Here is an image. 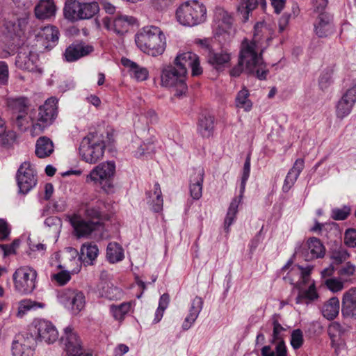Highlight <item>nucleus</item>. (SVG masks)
<instances>
[{"label": "nucleus", "instance_id": "774afa93", "mask_svg": "<svg viewBox=\"0 0 356 356\" xmlns=\"http://www.w3.org/2000/svg\"><path fill=\"white\" fill-rule=\"evenodd\" d=\"M10 234V227L6 220L0 218V241H6L8 239Z\"/></svg>", "mask_w": 356, "mask_h": 356}, {"label": "nucleus", "instance_id": "b1692460", "mask_svg": "<svg viewBox=\"0 0 356 356\" xmlns=\"http://www.w3.org/2000/svg\"><path fill=\"white\" fill-rule=\"evenodd\" d=\"M56 6L54 0H40L35 6L34 13L39 20H49L56 15Z\"/></svg>", "mask_w": 356, "mask_h": 356}, {"label": "nucleus", "instance_id": "4d7b16f0", "mask_svg": "<svg viewBox=\"0 0 356 356\" xmlns=\"http://www.w3.org/2000/svg\"><path fill=\"white\" fill-rule=\"evenodd\" d=\"M71 273L68 270H60L51 275V280L56 282L59 286L66 284L71 279Z\"/></svg>", "mask_w": 356, "mask_h": 356}, {"label": "nucleus", "instance_id": "338daca9", "mask_svg": "<svg viewBox=\"0 0 356 356\" xmlns=\"http://www.w3.org/2000/svg\"><path fill=\"white\" fill-rule=\"evenodd\" d=\"M232 16L223 8H216L214 11V19L216 22H228Z\"/></svg>", "mask_w": 356, "mask_h": 356}, {"label": "nucleus", "instance_id": "f257e3e1", "mask_svg": "<svg viewBox=\"0 0 356 356\" xmlns=\"http://www.w3.org/2000/svg\"><path fill=\"white\" fill-rule=\"evenodd\" d=\"M275 28L276 24H255L252 40H244L241 44L238 65L230 70L232 76H238L244 66L248 73L261 80L266 79L268 71L261 55L267 45L264 42L268 43L272 39Z\"/></svg>", "mask_w": 356, "mask_h": 356}, {"label": "nucleus", "instance_id": "09e8293b", "mask_svg": "<svg viewBox=\"0 0 356 356\" xmlns=\"http://www.w3.org/2000/svg\"><path fill=\"white\" fill-rule=\"evenodd\" d=\"M333 69L327 67L324 69L320 74L318 79V86L322 90H327L332 83Z\"/></svg>", "mask_w": 356, "mask_h": 356}, {"label": "nucleus", "instance_id": "c85d7f7f", "mask_svg": "<svg viewBox=\"0 0 356 356\" xmlns=\"http://www.w3.org/2000/svg\"><path fill=\"white\" fill-rule=\"evenodd\" d=\"M305 166V161L302 159H298L293 163V167L288 172L284 181L282 190L284 192H288L294 185L300 174Z\"/></svg>", "mask_w": 356, "mask_h": 356}, {"label": "nucleus", "instance_id": "ddd939ff", "mask_svg": "<svg viewBox=\"0 0 356 356\" xmlns=\"http://www.w3.org/2000/svg\"><path fill=\"white\" fill-rule=\"evenodd\" d=\"M67 218L73 227L74 235L79 238H90L92 234L102 225L100 222L84 218L80 213H74L67 216Z\"/></svg>", "mask_w": 356, "mask_h": 356}, {"label": "nucleus", "instance_id": "4c0bfd02", "mask_svg": "<svg viewBox=\"0 0 356 356\" xmlns=\"http://www.w3.org/2000/svg\"><path fill=\"white\" fill-rule=\"evenodd\" d=\"M99 254V249L96 244L86 243L81 248V258L83 261L88 265L93 264Z\"/></svg>", "mask_w": 356, "mask_h": 356}, {"label": "nucleus", "instance_id": "bb28decb", "mask_svg": "<svg viewBox=\"0 0 356 356\" xmlns=\"http://www.w3.org/2000/svg\"><path fill=\"white\" fill-rule=\"evenodd\" d=\"M343 334V327L337 322L332 323L328 327V334L331 339V344L337 353L343 349L345 346L344 340L342 338Z\"/></svg>", "mask_w": 356, "mask_h": 356}, {"label": "nucleus", "instance_id": "7ed1b4c3", "mask_svg": "<svg viewBox=\"0 0 356 356\" xmlns=\"http://www.w3.org/2000/svg\"><path fill=\"white\" fill-rule=\"evenodd\" d=\"M137 47L152 56L161 55L166 47L165 37L161 29L154 25H147L135 36Z\"/></svg>", "mask_w": 356, "mask_h": 356}, {"label": "nucleus", "instance_id": "393cba45", "mask_svg": "<svg viewBox=\"0 0 356 356\" xmlns=\"http://www.w3.org/2000/svg\"><path fill=\"white\" fill-rule=\"evenodd\" d=\"M204 171L203 168H198L193 170L190 175V193L194 200H199L202 195V183Z\"/></svg>", "mask_w": 356, "mask_h": 356}, {"label": "nucleus", "instance_id": "4be33fe9", "mask_svg": "<svg viewBox=\"0 0 356 356\" xmlns=\"http://www.w3.org/2000/svg\"><path fill=\"white\" fill-rule=\"evenodd\" d=\"M94 51L92 45L83 42L72 43L65 51L64 56L67 62H74L82 57L86 56Z\"/></svg>", "mask_w": 356, "mask_h": 356}, {"label": "nucleus", "instance_id": "13d9d810", "mask_svg": "<svg viewBox=\"0 0 356 356\" xmlns=\"http://www.w3.org/2000/svg\"><path fill=\"white\" fill-rule=\"evenodd\" d=\"M350 213V208L344 206L342 208H335L332 210L331 216L334 220H343L347 218Z\"/></svg>", "mask_w": 356, "mask_h": 356}, {"label": "nucleus", "instance_id": "473e14b6", "mask_svg": "<svg viewBox=\"0 0 356 356\" xmlns=\"http://www.w3.org/2000/svg\"><path fill=\"white\" fill-rule=\"evenodd\" d=\"M45 306L46 305L41 302H38L29 298L23 299L18 303L16 316L22 318L26 315L28 312L31 311H35L38 309H44Z\"/></svg>", "mask_w": 356, "mask_h": 356}, {"label": "nucleus", "instance_id": "f3484780", "mask_svg": "<svg viewBox=\"0 0 356 356\" xmlns=\"http://www.w3.org/2000/svg\"><path fill=\"white\" fill-rule=\"evenodd\" d=\"M38 56L33 47L23 44L20 47L15 60V65L22 70L33 71L36 67Z\"/></svg>", "mask_w": 356, "mask_h": 356}, {"label": "nucleus", "instance_id": "5fc2aeb1", "mask_svg": "<svg viewBox=\"0 0 356 356\" xmlns=\"http://www.w3.org/2000/svg\"><path fill=\"white\" fill-rule=\"evenodd\" d=\"M315 33L320 38L327 37L334 32L332 24H316Z\"/></svg>", "mask_w": 356, "mask_h": 356}, {"label": "nucleus", "instance_id": "864d4df0", "mask_svg": "<svg viewBox=\"0 0 356 356\" xmlns=\"http://www.w3.org/2000/svg\"><path fill=\"white\" fill-rule=\"evenodd\" d=\"M325 284L327 289L332 293H337L342 291L344 288L343 282L338 277H332L327 279Z\"/></svg>", "mask_w": 356, "mask_h": 356}, {"label": "nucleus", "instance_id": "8fccbe9b", "mask_svg": "<svg viewBox=\"0 0 356 356\" xmlns=\"http://www.w3.org/2000/svg\"><path fill=\"white\" fill-rule=\"evenodd\" d=\"M257 0H243L238 8L244 20H248L249 14L257 7Z\"/></svg>", "mask_w": 356, "mask_h": 356}, {"label": "nucleus", "instance_id": "c03bdc74", "mask_svg": "<svg viewBox=\"0 0 356 356\" xmlns=\"http://www.w3.org/2000/svg\"><path fill=\"white\" fill-rule=\"evenodd\" d=\"M240 204L239 199H232L225 218L224 227L227 232H229L230 226L234 222L236 214L238 213V207Z\"/></svg>", "mask_w": 356, "mask_h": 356}, {"label": "nucleus", "instance_id": "1a4fd4ad", "mask_svg": "<svg viewBox=\"0 0 356 356\" xmlns=\"http://www.w3.org/2000/svg\"><path fill=\"white\" fill-rule=\"evenodd\" d=\"M38 273L29 266L17 268L13 275L15 290L22 294L31 293L36 287Z\"/></svg>", "mask_w": 356, "mask_h": 356}, {"label": "nucleus", "instance_id": "2eb2a0df", "mask_svg": "<svg viewBox=\"0 0 356 356\" xmlns=\"http://www.w3.org/2000/svg\"><path fill=\"white\" fill-rule=\"evenodd\" d=\"M65 351L68 356H91V353H85L82 342L77 333L71 327L65 329L64 336L62 337Z\"/></svg>", "mask_w": 356, "mask_h": 356}, {"label": "nucleus", "instance_id": "3c124183", "mask_svg": "<svg viewBox=\"0 0 356 356\" xmlns=\"http://www.w3.org/2000/svg\"><path fill=\"white\" fill-rule=\"evenodd\" d=\"M44 224L50 232L54 233L56 236H58L62 227V221L58 217H48L45 219Z\"/></svg>", "mask_w": 356, "mask_h": 356}, {"label": "nucleus", "instance_id": "423d86ee", "mask_svg": "<svg viewBox=\"0 0 356 356\" xmlns=\"http://www.w3.org/2000/svg\"><path fill=\"white\" fill-rule=\"evenodd\" d=\"M105 145L96 133H90L85 136L80 144L79 154L83 161L93 164L103 158Z\"/></svg>", "mask_w": 356, "mask_h": 356}, {"label": "nucleus", "instance_id": "20e7f679", "mask_svg": "<svg viewBox=\"0 0 356 356\" xmlns=\"http://www.w3.org/2000/svg\"><path fill=\"white\" fill-rule=\"evenodd\" d=\"M58 100L55 97L47 99L37 111H31V134L36 136L52 124L57 115Z\"/></svg>", "mask_w": 356, "mask_h": 356}, {"label": "nucleus", "instance_id": "7c9ffc66", "mask_svg": "<svg viewBox=\"0 0 356 356\" xmlns=\"http://www.w3.org/2000/svg\"><path fill=\"white\" fill-rule=\"evenodd\" d=\"M54 143L49 138L41 136L37 140L35 152L38 158L48 157L54 152Z\"/></svg>", "mask_w": 356, "mask_h": 356}, {"label": "nucleus", "instance_id": "9b49d317", "mask_svg": "<svg viewBox=\"0 0 356 356\" xmlns=\"http://www.w3.org/2000/svg\"><path fill=\"white\" fill-rule=\"evenodd\" d=\"M18 193L22 195L29 193L38 183L37 172L29 161L23 162L16 173Z\"/></svg>", "mask_w": 356, "mask_h": 356}, {"label": "nucleus", "instance_id": "5701e85b", "mask_svg": "<svg viewBox=\"0 0 356 356\" xmlns=\"http://www.w3.org/2000/svg\"><path fill=\"white\" fill-rule=\"evenodd\" d=\"M203 300L202 298L195 297L190 305L188 314L184 318L181 328L183 330H189L195 323L203 308Z\"/></svg>", "mask_w": 356, "mask_h": 356}, {"label": "nucleus", "instance_id": "6e6552de", "mask_svg": "<svg viewBox=\"0 0 356 356\" xmlns=\"http://www.w3.org/2000/svg\"><path fill=\"white\" fill-rule=\"evenodd\" d=\"M186 71L184 69L179 70L175 66L169 65L162 68L161 81L164 87L175 88V95L181 96L187 91L186 83Z\"/></svg>", "mask_w": 356, "mask_h": 356}, {"label": "nucleus", "instance_id": "9d476101", "mask_svg": "<svg viewBox=\"0 0 356 356\" xmlns=\"http://www.w3.org/2000/svg\"><path fill=\"white\" fill-rule=\"evenodd\" d=\"M30 340L33 342L44 341L53 343L58 338V332L55 326L49 321L40 319L35 321L30 327Z\"/></svg>", "mask_w": 356, "mask_h": 356}, {"label": "nucleus", "instance_id": "f704fd0d", "mask_svg": "<svg viewBox=\"0 0 356 356\" xmlns=\"http://www.w3.org/2000/svg\"><path fill=\"white\" fill-rule=\"evenodd\" d=\"M76 213H80L81 216L88 220H95L102 222L103 220V214L99 205L83 204Z\"/></svg>", "mask_w": 356, "mask_h": 356}, {"label": "nucleus", "instance_id": "79ce46f5", "mask_svg": "<svg viewBox=\"0 0 356 356\" xmlns=\"http://www.w3.org/2000/svg\"><path fill=\"white\" fill-rule=\"evenodd\" d=\"M148 203L152 206V209L155 212H159L163 209V200L162 197L161 190L158 183L154 186L153 193L149 192L147 193Z\"/></svg>", "mask_w": 356, "mask_h": 356}, {"label": "nucleus", "instance_id": "37998d69", "mask_svg": "<svg viewBox=\"0 0 356 356\" xmlns=\"http://www.w3.org/2000/svg\"><path fill=\"white\" fill-rule=\"evenodd\" d=\"M250 93L245 88H243L238 93L235 99V104L237 108L249 112L252 107V103L249 98Z\"/></svg>", "mask_w": 356, "mask_h": 356}, {"label": "nucleus", "instance_id": "dca6fc26", "mask_svg": "<svg viewBox=\"0 0 356 356\" xmlns=\"http://www.w3.org/2000/svg\"><path fill=\"white\" fill-rule=\"evenodd\" d=\"M174 66L179 70L184 69L186 75L187 74L188 67L191 68L193 76H199L202 73V68L200 66L198 56L190 51L178 54L174 60Z\"/></svg>", "mask_w": 356, "mask_h": 356}, {"label": "nucleus", "instance_id": "69168bd1", "mask_svg": "<svg viewBox=\"0 0 356 356\" xmlns=\"http://www.w3.org/2000/svg\"><path fill=\"white\" fill-rule=\"evenodd\" d=\"M344 243L350 248H356V229H348L346 231Z\"/></svg>", "mask_w": 356, "mask_h": 356}, {"label": "nucleus", "instance_id": "f03ea898", "mask_svg": "<svg viewBox=\"0 0 356 356\" xmlns=\"http://www.w3.org/2000/svg\"><path fill=\"white\" fill-rule=\"evenodd\" d=\"M313 270L312 266L302 268L296 265L287 273L285 280L290 282L291 284H295L299 289L298 296L296 298V303L300 304L304 299L314 300L318 298L315 289L314 282L311 280L310 274Z\"/></svg>", "mask_w": 356, "mask_h": 356}, {"label": "nucleus", "instance_id": "e2e57ef3", "mask_svg": "<svg viewBox=\"0 0 356 356\" xmlns=\"http://www.w3.org/2000/svg\"><path fill=\"white\" fill-rule=\"evenodd\" d=\"M356 266L350 262H346L338 271L339 275L348 277L355 275Z\"/></svg>", "mask_w": 356, "mask_h": 356}, {"label": "nucleus", "instance_id": "c756f323", "mask_svg": "<svg viewBox=\"0 0 356 356\" xmlns=\"http://www.w3.org/2000/svg\"><path fill=\"white\" fill-rule=\"evenodd\" d=\"M98 292L102 297L109 300L120 299L123 295L122 291L113 285L111 282L103 281L98 285Z\"/></svg>", "mask_w": 356, "mask_h": 356}, {"label": "nucleus", "instance_id": "412c9836", "mask_svg": "<svg viewBox=\"0 0 356 356\" xmlns=\"http://www.w3.org/2000/svg\"><path fill=\"white\" fill-rule=\"evenodd\" d=\"M341 314L344 318L356 320V288H351L343 294Z\"/></svg>", "mask_w": 356, "mask_h": 356}, {"label": "nucleus", "instance_id": "4468645a", "mask_svg": "<svg viewBox=\"0 0 356 356\" xmlns=\"http://www.w3.org/2000/svg\"><path fill=\"white\" fill-rule=\"evenodd\" d=\"M57 300L65 308L74 314L81 312L85 307V296L81 291L65 289L58 291Z\"/></svg>", "mask_w": 356, "mask_h": 356}, {"label": "nucleus", "instance_id": "de8ad7c7", "mask_svg": "<svg viewBox=\"0 0 356 356\" xmlns=\"http://www.w3.org/2000/svg\"><path fill=\"white\" fill-rule=\"evenodd\" d=\"M12 122L20 131H25L30 126L31 112L26 111L24 113H19L11 116Z\"/></svg>", "mask_w": 356, "mask_h": 356}, {"label": "nucleus", "instance_id": "c9c22d12", "mask_svg": "<svg viewBox=\"0 0 356 356\" xmlns=\"http://www.w3.org/2000/svg\"><path fill=\"white\" fill-rule=\"evenodd\" d=\"M339 300L337 297H332L323 305L321 312L327 320H333L339 314Z\"/></svg>", "mask_w": 356, "mask_h": 356}, {"label": "nucleus", "instance_id": "a18cd8bd", "mask_svg": "<svg viewBox=\"0 0 356 356\" xmlns=\"http://www.w3.org/2000/svg\"><path fill=\"white\" fill-rule=\"evenodd\" d=\"M131 307L132 305L130 302H123L118 305H111L110 306V312L116 321H122L131 311Z\"/></svg>", "mask_w": 356, "mask_h": 356}, {"label": "nucleus", "instance_id": "ea45409f", "mask_svg": "<svg viewBox=\"0 0 356 356\" xmlns=\"http://www.w3.org/2000/svg\"><path fill=\"white\" fill-rule=\"evenodd\" d=\"M33 343L29 341L27 344L22 343L21 337H17L13 339L11 346V353L13 356H31L32 350L31 349Z\"/></svg>", "mask_w": 356, "mask_h": 356}, {"label": "nucleus", "instance_id": "0e129e2a", "mask_svg": "<svg viewBox=\"0 0 356 356\" xmlns=\"http://www.w3.org/2000/svg\"><path fill=\"white\" fill-rule=\"evenodd\" d=\"M154 150V145L152 143H143L138 148V150L135 152V156L140 158L143 156L149 154Z\"/></svg>", "mask_w": 356, "mask_h": 356}, {"label": "nucleus", "instance_id": "f8f14e48", "mask_svg": "<svg viewBox=\"0 0 356 356\" xmlns=\"http://www.w3.org/2000/svg\"><path fill=\"white\" fill-rule=\"evenodd\" d=\"M278 318L277 315H274L272 317V342L276 343L275 350H272L269 346H265L261 349L262 356H287L286 347L283 341V337L286 330L280 323Z\"/></svg>", "mask_w": 356, "mask_h": 356}, {"label": "nucleus", "instance_id": "2f4dec72", "mask_svg": "<svg viewBox=\"0 0 356 356\" xmlns=\"http://www.w3.org/2000/svg\"><path fill=\"white\" fill-rule=\"evenodd\" d=\"M121 63L129 69L131 75L137 81H142L147 79L149 73L145 67L139 66L137 63L127 58H122Z\"/></svg>", "mask_w": 356, "mask_h": 356}, {"label": "nucleus", "instance_id": "72a5a7b5", "mask_svg": "<svg viewBox=\"0 0 356 356\" xmlns=\"http://www.w3.org/2000/svg\"><path fill=\"white\" fill-rule=\"evenodd\" d=\"M231 56L225 51L210 52L208 57L209 63L217 70L224 69L229 63Z\"/></svg>", "mask_w": 356, "mask_h": 356}, {"label": "nucleus", "instance_id": "6ab92c4d", "mask_svg": "<svg viewBox=\"0 0 356 356\" xmlns=\"http://www.w3.org/2000/svg\"><path fill=\"white\" fill-rule=\"evenodd\" d=\"M325 251V247L320 239L316 237H311L307 239L304 247L302 248L301 256L305 261H310L324 257Z\"/></svg>", "mask_w": 356, "mask_h": 356}, {"label": "nucleus", "instance_id": "58836bf2", "mask_svg": "<svg viewBox=\"0 0 356 356\" xmlns=\"http://www.w3.org/2000/svg\"><path fill=\"white\" fill-rule=\"evenodd\" d=\"M214 117L211 115L202 116L197 124V131L204 138L212 136L214 129Z\"/></svg>", "mask_w": 356, "mask_h": 356}, {"label": "nucleus", "instance_id": "052dcab7", "mask_svg": "<svg viewBox=\"0 0 356 356\" xmlns=\"http://www.w3.org/2000/svg\"><path fill=\"white\" fill-rule=\"evenodd\" d=\"M303 343L302 332L300 329L294 330L291 333V344L294 349H298Z\"/></svg>", "mask_w": 356, "mask_h": 356}, {"label": "nucleus", "instance_id": "aec40b11", "mask_svg": "<svg viewBox=\"0 0 356 356\" xmlns=\"http://www.w3.org/2000/svg\"><path fill=\"white\" fill-rule=\"evenodd\" d=\"M35 37L45 49H51L55 47L59 39V31L56 26L47 25L40 28Z\"/></svg>", "mask_w": 356, "mask_h": 356}, {"label": "nucleus", "instance_id": "a878e982", "mask_svg": "<svg viewBox=\"0 0 356 356\" xmlns=\"http://www.w3.org/2000/svg\"><path fill=\"white\" fill-rule=\"evenodd\" d=\"M6 104L11 116L24 113L30 110V101L27 97L23 96L8 97Z\"/></svg>", "mask_w": 356, "mask_h": 356}, {"label": "nucleus", "instance_id": "680f3d73", "mask_svg": "<svg viewBox=\"0 0 356 356\" xmlns=\"http://www.w3.org/2000/svg\"><path fill=\"white\" fill-rule=\"evenodd\" d=\"M104 28L118 35H122L127 32V29L122 24H102Z\"/></svg>", "mask_w": 356, "mask_h": 356}, {"label": "nucleus", "instance_id": "49530a36", "mask_svg": "<svg viewBox=\"0 0 356 356\" xmlns=\"http://www.w3.org/2000/svg\"><path fill=\"white\" fill-rule=\"evenodd\" d=\"M99 10L97 2L80 3L81 20L90 19Z\"/></svg>", "mask_w": 356, "mask_h": 356}, {"label": "nucleus", "instance_id": "0eeeda50", "mask_svg": "<svg viewBox=\"0 0 356 356\" xmlns=\"http://www.w3.org/2000/svg\"><path fill=\"white\" fill-rule=\"evenodd\" d=\"M178 22H204L207 19L205 6L197 0L186 1L176 10Z\"/></svg>", "mask_w": 356, "mask_h": 356}, {"label": "nucleus", "instance_id": "a211bd4d", "mask_svg": "<svg viewBox=\"0 0 356 356\" xmlns=\"http://www.w3.org/2000/svg\"><path fill=\"white\" fill-rule=\"evenodd\" d=\"M356 103V83L348 88L336 104V115L339 119L347 117Z\"/></svg>", "mask_w": 356, "mask_h": 356}, {"label": "nucleus", "instance_id": "39448f33", "mask_svg": "<svg viewBox=\"0 0 356 356\" xmlns=\"http://www.w3.org/2000/svg\"><path fill=\"white\" fill-rule=\"evenodd\" d=\"M115 172V165L113 161L102 162L95 166L86 175V182L98 186L108 193L113 191V177Z\"/></svg>", "mask_w": 356, "mask_h": 356}, {"label": "nucleus", "instance_id": "6e6d98bb", "mask_svg": "<svg viewBox=\"0 0 356 356\" xmlns=\"http://www.w3.org/2000/svg\"><path fill=\"white\" fill-rule=\"evenodd\" d=\"M350 257L348 251L343 248H339L332 252L331 259L335 264H340L346 261Z\"/></svg>", "mask_w": 356, "mask_h": 356}, {"label": "nucleus", "instance_id": "e433bc0d", "mask_svg": "<svg viewBox=\"0 0 356 356\" xmlns=\"http://www.w3.org/2000/svg\"><path fill=\"white\" fill-rule=\"evenodd\" d=\"M80 2L76 0H67L64 8L63 15L70 21L81 20Z\"/></svg>", "mask_w": 356, "mask_h": 356}, {"label": "nucleus", "instance_id": "bf43d9fd", "mask_svg": "<svg viewBox=\"0 0 356 356\" xmlns=\"http://www.w3.org/2000/svg\"><path fill=\"white\" fill-rule=\"evenodd\" d=\"M19 243V239H15L10 244H0V250L3 252V257L15 254Z\"/></svg>", "mask_w": 356, "mask_h": 356}, {"label": "nucleus", "instance_id": "a19ab883", "mask_svg": "<svg viewBox=\"0 0 356 356\" xmlns=\"http://www.w3.org/2000/svg\"><path fill=\"white\" fill-rule=\"evenodd\" d=\"M124 257L122 247L116 242L109 243L106 248V258L111 264L121 261Z\"/></svg>", "mask_w": 356, "mask_h": 356}, {"label": "nucleus", "instance_id": "603ef678", "mask_svg": "<svg viewBox=\"0 0 356 356\" xmlns=\"http://www.w3.org/2000/svg\"><path fill=\"white\" fill-rule=\"evenodd\" d=\"M15 138V134L12 131H6L5 122L0 118V144L5 145L13 142Z\"/></svg>", "mask_w": 356, "mask_h": 356}, {"label": "nucleus", "instance_id": "cd10ccee", "mask_svg": "<svg viewBox=\"0 0 356 356\" xmlns=\"http://www.w3.org/2000/svg\"><path fill=\"white\" fill-rule=\"evenodd\" d=\"M27 24H5L3 34L13 40H22L26 38ZM27 38L31 36L28 33Z\"/></svg>", "mask_w": 356, "mask_h": 356}]
</instances>
